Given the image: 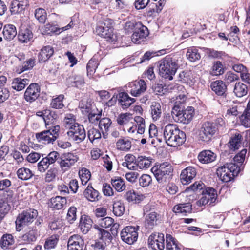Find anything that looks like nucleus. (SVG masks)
<instances>
[{"label":"nucleus","instance_id":"nucleus-22","mask_svg":"<svg viewBox=\"0 0 250 250\" xmlns=\"http://www.w3.org/2000/svg\"><path fill=\"white\" fill-rule=\"evenodd\" d=\"M118 101L122 108L126 109L135 102V99L129 97L128 94L125 92H121L119 93Z\"/></svg>","mask_w":250,"mask_h":250},{"label":"nucleus","instance_id":"nucleus-36","mask_svg":"<svg viewBox=\"0 0 250 250\" xmlns=\"http://www.w3.org/2000/svg\"><path fill=\"white\" fill-rule=\"evenodd\" d=\"M36 60L35 58H30L24 62L21 65H19L16 72L21 74L24 71L32 69L35 65Z\"/></svg>","mask_w":250,"mask_h":250},{"label":"nucleus","instance_id":"nucleus-27","mask_svg":"<svg viewBox=\"0 0 250 250\" xmlns=\"http://www.w3.org/2000/svg\"><path fill=\"white\" fill-rule=\"evenodd\" d=\"M18 38L21 43H27L32 39L33 33L28 28H21L19 32Z\"/></svg>","mask_w":250,"mask_h":250},{"label":"nucleus","instance_id":"nucleus-30","mask_svg":"<svg viewBox=\"0 0 250 250\" xmlns=\"http://www.w3.org/2000/svg\"><path fill=\"white\" fill-rule=\"evenodd\" d=\"M29 83V80L27 79L16 78L13 79L11 86L14 89L19 91L23 89Z\"/></svg>","mask_w":250,"mask_h":250},{"label":"nucleus","instance_id":"nucleus-11","mask_svg":"<svg viewBox=\"0 0 250 250\" xmlns=\"http://www.w3.org/2000/svg\"><path fill=\"white\" fill-rule=\"evenodd\" d=\"M67 135L70 141L79 144L84 140L86 132L84 127L80 124L76 125L67 132Z\"/></svg>","mask_w":250,"mask_h":250},{"label":"nucleus","instance_id":"nucleus-8","mask_svg":"<svg viewBox=\"0 0 250 250\" xmlns=\"http://www.w3.org/2000/svg\"><path fill=\"white\" fill-rule=\"evenodd\" d=\"M125 27L134 28L135 30L132 35L131 40L136 44L140 43L148 34L146 27L143 25L140 22L134 23L129 22L126 23Z\"/></svg>","mask_w":250,"mask_h":250},{"label":"nucleus","instance_id":"nucleus-26","mask_svg":"<svg viewBox=\"0 0 250 250\" xmlns=\"http://www.w3.org/2000/svg\"><path fill=\"white\" fill-rule=\"evenodd\" d=\"M2 33L5 40L11 41L15 38L17 33L14 25L8 24L4 26Z\"/></svg>","mask_w":250,"mask_h":250},{"label":"nucleus","instance_id":"nucleus-43","mask_svg":"<svg viewBox=\"0 0 250 250\" xmlns=\"http://www.w3.org/2000/svg\"><path fill=\"white\" fill-rule=\"evenodd\" d=\"M17 174L18 178L22 180H29L33 176L32 171L30 169L25 167L19 168L17 170Z\"/></svg>","mask_w":250,"mask_h":250},{"label":"nucleus","instance_id":"nucleus-48","mask_svg":"<svg viewBox=\"0 0 250 250\" xmlns=\"http://www.w3.org/2000/svg\"><path fill=\"white\" fill-rule=\"evenodd\" d=\"M234 92L236 96L242 97L247 93V86L241 83H237L235 84Z\"/></svg>","mask_w":250,"mask_h":250},{"label":"nucleus","instance_id":"nucleus-2","mask_svg":"<svg viewBox=\"0 0 250 250\" xmlns=\"http://www.w3.org/2000/svg\"><path fill=\"white\" fill-rule=\"evenodd\" d=\"M163 135L167 144L172 147L182 145L186 141L185 133L180 130L176 125L168 124L163 129Z\"/></svg>","mask_w":250,"mask_h":250},{"label":"nucleus","instance_id":"nucleus-44","mask_svg":"<svg viewBox=\"0 0 250 250\" xmlns=\"http://www.w3.org/2000/svg\"><path fill=\"white\" fill-rule=\"evenodd\" d=\"M134 158L135 157L132 155H127L125 157V162H123L122 165L130 170H137L138 166L136 161L133 162Z\"/></svg>","mask_w":250,"mask_h":250},{"label":"nucleus","instance_id":"nucleus-1","mask_svg":"<svg viewBox=\"0 0 250 250\" xmlns=\"http://www.w3.org/2000/svg\"><path fill=\"white\" fill-rule=\"evenodd\" d=\"M246 153V149H242L234 157V163H227L217 168V175L222 182L227 183L231 181L243 169V164Z\"/></svg>","mask_w":250,"mask_h":250},{"label":"nucleus","instance_id":"nucleus-53","mask_svg":"<svg viewBox=\"0 0 250 250\" xmlns=\"http://www.w3.org/2000/svg\"><path fill=\"white\" fill-rule=\"evenodd\" d=\"M132 118L129 113H121L117 117V122L120 125H124L128 123Z\"/></svg>","mask_w":250,"mask_h":250},{"label":"nucleus","instance_id":"nucleus-45","mask_svg":"<svg viewBox=\"0 0 250 250\" xmlns=\"http://www.w3.org/2000/svg\"><path fill=\"white\" fill-rule=\"evenodd\" d=\"M15 241L11 234H4L0 241V245L3 249H6L8 247L14 244Z\"/></svg>","mask_w":250,"mask_h":250},{"label":"nucleus","instance_id":"nucleus-23","mask_svg":"<svg viewBox=\"0 0 250 250\" xmlns=\"http://www.w3.org/2000/svg\"><path fill=\"white\" fill-rule=\"evenodd\" d=\"M199 160L203 163H209L213 162L216 155L210 150H206L201 152L198 155Z\"/></svg>","mask_w":250,"mask_h":250},{"label":"nucleus","instance_id":"nucleus-29","mask_svg":"<svg viewBox=\"0 0 250 250\" xmlns=\"http://www.w3.org/2000/svg\"><path fill=\"white\" fill-rule=\"evenodd\" d=\"M152 158L146 156H139L136 160L138 168L141 169L149 167L151 165Z\"/></svg>","mask_w":250,"mask_h":250},{"label":"nucleus","instance_id":"nucleus-62","mask_svg":"<svg viewBox=\"0 0 250 250\" xmlns=\"http://www.w3.org/2000/svg\"><path fill=\"white\" fill-rule=\"evenodd\" d=\"M111 20H109L107 24L105 22L104 23V25L105 26V30H104L103 33H104V34H105L106 36H102L103 38L109 39L110 40L114 39L113 29L111 27Z\"/></svg>","mask_w":250,"mask_h":250},{"label":"nucleus","instance_id":"nucleus-15","mask_svg":"<svg viewBox=\"0 0 250 250\" xmlns=\"http://www.w3.org/2000/svg\"><path fill=\"white\" fill-rule=\"evenodd\" d=\"M128 92L133 96L138 97L146 90L147 85L145 81L140 80L130 83L128 85Z\"/></svg>","mask_w":250,"mask_h":250},{"label":"nucleus","instance_id":"nucleus-6","mask_svg":"<svg viewBox=\"0 0 250 250\" xmlns=\"http://www.w3.org/2000/svg\"><path fill=\"white\" fill-rule=\"evenodd\" d=\"M38 213L37 210L29 208L23 211L17 216L15 221V229L20 232L24 227L30 225L37 217Z\"/></svg>","mask_w":250,"mask_h":250},{"label":"nucleus","instance_id":"nucleus-35","mask_svg":"<svg viewBox=\"0 0 250 250\" xmlns=\"http://www.w3.org/2000/svg\"><path fill=\"white\" fill-rule=\"evenodd\" d=\"M111 121L108 118H104L101 119L99 123V127L102 131L103 137L106 138L107 132L111 125Z\"/></svg>","mask_w":250,"mask_h":250},{"label":"nucleus","instance_id":"nucleus-7","mask_svg":"<svg viewBox=\"0 0 250 250\" xmlns=\"http://www.w3.org/2000/svg\"><path fill=\"white\" fill-rule=\"evenodd\" d=\"M46 130L36 133V138L39 142L43 144L53 143L59 137L60 125H51L46 127Z\"/></svg>","mask_w":250,"mask_h":250},{"label":"nucleus","instance_id":"nucleus-17","mask_svg":"<svg viewBox=\"0 0 250 250\" xmlns=\"http://www.w3.org/2000/svg\"><path fill=\"white\" fill-rule=\"evenodd\" d=\"M197 171L192 167H188L183 169L180 175L181 182L183 185H188L191 182L192 179L196 176Z\"/></svg>","mask_w":250,"mask_h":250},{"label":"nucleus","instance_id":"nucleus-28","mask_svg":"<svg viewBox=\"0 0 250 250\" xmlns=\"http://www.w3.org/2000/svg\"><path fill=\"white\" fill-rule=\"evenodd\" d=\"M242 136L239 133H236L232 136L228 143V147L230 149L235 151L241 146Z\"/></svg>","mask_w":250,"mask_h":250},{"label":"nucleus","instance_id":"nucleus-31","mask_svg":"<svg viewBox=\"0 0 250 250\" xmlns=\"http://www.w3.org/2000/svg\"><path fill=\"white\" fill-rule=\"evenodd\" d=\"M212 90L218 95H223L227 90L225 83L222 81H216L211 84Z\"/></svg>","mask_w":250,"mask_h":250},{"label":"nucleus","instance_id":"nucleus-54","mask_svg":"<svg viewBox=\"0 0 250 250\" xmlns=\"http://www.w3.org/2000/svg\"><path fill=\"white\" fill-rule=\"evenodd\" d=\"M79 175L83 185H85L91 178V173L85 168H82L79 172Z\"/></svg>","mask_w":250,"mask_h":250},{"label":"nucleus","instance_id":"nucleus-9","mask_svg":"<svg viewBox=\"0 0 250 250\" xmlns=\"http://www.w3.org/2000/svg\"><path fill=\"white\" fill-rule=\"evenodd\" d=\"M186 98L184 95H179L176 98L174 105L171 111V115L173 120L178 123H182L186 122V118H183V110L185 109L184 103Z\"/></svg>","mask_w":250,"mask_h":250},{"label":"nucleus","instance_id":"nucleus-3","mask_svg":"<svg viewBox=\"0 0 250 250\" xmlns=\"http://www.w3.org/2000/svg\"><path fill=\"white\" fill-rule=\"evenodd\" d=\"M205 187V186L202 182L197 181L186 189L187 191L192 190L194 192L202 190V197L197 202V204L199 206H204L208 204L210 205L214 203L217 199V193L214 189L211 188L204 189Z\"/></svg>","mask_w":250,"mask_h":250},{"label":"nucleus","instance_id":"nucleus-24","mask_svg":"<svg viewBox=\"0 0 250 250\" xmlns=\"http://www.w3.org/2000/svg\"><path fill=\"white\" fill-rule=\"evenodd\" d=\"M84 197L91 202L98 201L100 196L98 191L93 188L92 186L88 185L83 192Z\"/></svg>","mask_w":250,"mask_h":250},{"label":"nucleus","instance_id":"nucleus-57","mask_svg":"<svg viewBox=\"0 0 250 250\" xmlns=\"http://www.w3.org/2000/svg\"><path fill=\"white\" fill-rule=\"evenodd\" d=\"M134 121L136 123V127L138 128L137 133L143 134L145 129V120L140 116H136L134 118Z\"/></svg>","mask_w":250,"mask_h":250},{"label":"nucleus","instance_id":"nucleus-60","mask_svg":"<svg viewBox=\"0 0 250 250\" xmlns=\"http://www.w3.org/2000/svg\"><path fill=\"white\" fill-rule=\"evenodd\" d=\"M58 241V236L56 235H52L46 240L44 245V247L45 249L54 248L57 245Z\"/></svg>","mask_w":250,"mask_h":250},{"label":"nucleus","instance_id":"nucleus-18","mask_svg":"<svg viewBox=\"0 0 250 250\" xmlns=\"http://www.w3.org/2000/svg\"><path fill=\"white\" fill-rule=\"evenodd\" d=\"M84 241L79 235H73L70 237L67 243L68 250H83Z\"/></svg>","mask_w":250,"mask_h":250},{"label":"nucleus","instance_id":"nucleus-50","mask_svg":"<svg viewBox=\"0 0 250 250\" xmlns=\"http://www.w3.org/2000/svg\"><path fill=\"white\" fill-rule=\"evenodd\" d=\"M111 184L114 188L118 192L123 191L126 188L125 182L120 177L115 179H112Z\"/></svg>","mask_w":250,"mask_h":250},{"label":"nucleus","instance_id":"nucleus-39","mask_svg":"<svg viewBox=\"0 0 250 250\" xmlns=\"http://www.w3.org/2000/svg\"><path fill=\"white\" fill-rule=\"evenodd\" d=\"M79 124L76 123V119L75 116L72 114H66L63 119V125L65 127L69 130L71 128L76 125Z\"/></svg>","mask_w":250,"mask_h":250},{"label":"nucleus","instance_id":"nucleus-41","mask_svg":"<svg viewBox=\"0 0 250 250\" xmlns=\"http://www.w3.org/2000/svg\"><path fill=\"white\" fill-rule=\"evenodd\" d=\"M192 209V205L190 203H184L175 206L173 208V211L176 213H190Z\"/></svg>","mask_w":250,"mask_h":250},{"label":"nucleus","instance_id":"nucleus-25","mask_svg":"<svg viewBox=\"0 0 250 250\" xmlns=\"http://www.w3.org/2000/svg\"><path fill=\"white\" fill-rule=\"evenodd\" d=\"M58 118V115L55 112L50 110H44V117L43 120L45 122V127L55 125V123Z\"/></svg>","mask_w":250,"mask_h":250},{"label":"nucleus","instance_id":"nucleus-63","mask_svg":"<svg viewBox=\"0 0 250 250\" xmlns=\"http://www.w3.org/2000/svg\"><path fill=\"white\" fill-rule=\"evenodd\" d=\"M125 198L129 202L138 201L140 200V195L137 194L134 190H130L126 192Z\"/></svg>","mask_w":250,"mask_h":250},{"label":"nucleus","instance_id":"nucleus-19","mask_svg":"<svg viewBox=\"0 0 250 250\" xmlns=\"http://www.w3.org/2000/svg\"><path fill=\"white\" fill-rule=\"evenodd\" d=\"M67 204V200L65 197L57 196L52 197L50 200L49 206L55 209H62Z\"/></svg>","mask_w":250,"mask_h":250},{"label":"nucleus","instance_id":"nucleus-47","mask_svg":"<svg viewBox=\"0 0 250 250\" xmlns=\"http://www.w3.org/2000/svg\"><path fill=\"white\" fill-rule=\"evenodd\" d=\"M29 230L22 236V239L29 243L36 240L37 230L34 228H29Z\"/></svg>","mask_w":250,"mask_h":250},{"label":"nucleus","instance_id":"nucleus-34","mask_svg":"<svg viewBox=\"0 0 250 250\" xmlns=\"http://www.w3.org/2000/svg\"><path fill=\"white\" fill-rule=\"evenodd\" d=\"M92 220L88 216H82L80 220V227L82 232L87 233L91 228Z\"/></svg>","mask_w":250,"mask_h":250},{"label":"nucleus","instance_id":"nucleus-4","mask_svg":"<svg viewBox=\"0 0 250 250\" xmlns=\"http://www.w3.org/2000/svg\"><path fill=\"white\" fill-rule=\"evenodd\" d=\"M151 170L161 187L165 186L172 178L173 168L171 165L168 163H164L159 166H154Z\"/></svg>","mask_w":250,"mask_h":250},{"label":"nucleus","instance_id":"nucleus-20","mask_svg":"<svg viewBox=\"0 0 250 250\" xmlns=\"http://www.w3.org/2000/svg\"><path fill=\"white\" fill-rule=\"evenodd\" d=\"M67 83L72 86L80 88L84 85V80L82 75L72 74L67 79Z\"/></svg>","mask_w":250,"mask_h":250},{"label":"nucleus","instance_id":"nucleus-58","mask_svg":"<svg viewBox=\"0 0 250 250\" xmlns=\"http://www.w3.org/2000/svg\"><path fill=\"white\" fill-rule=\"evenodd\" d=\"M194 108L192 107H188L186 109H183V118H186V122H182L183 124H188L192 119L194 115Z\"/></svg>","mask_w":250,"mask_h":250},{"label":"nucleus","instance_id":"nucleus-33","mask_svg":"<svg viewBox=\"0 0 250 250\" xmlns=\"http://www.w3.org/2000/svg\"><path fill=\"white\" fill-rule=\"evenodd\" d=\"M7 78L4 76H0V103H3L9 96L8 90L4 87Z\"/></svg>","mask_w":250,"mask_h":250},{"label":"nucleus","instance_id":"nucleus-12","mask_svg":"<svg viewBox=\"0 0 250 250\" xmlns=\"http://www.w3.org/2000/svg\"><path fill=\"white\" fill-rule=\"evenodd\" d=\"M78 160L76 155L72 153H64L61 155L58 160V164L61 170L65 172L70 169Z\"/></svg>","mask_w":250,"mask_h":250},{"label":"nucleus","instance_id":"nucleus-5","mask_svg":"<svg viewBox=\"0 0 250 250\" xmlns=\"http://www.w3.org/2000/svg\"><path fill=\"white\" fill-rule=\"evenodd\" d=\"M178 62L177 59L170 56L165 57L159 64V74L165 79L172 80L178 68Z\"/></svg>","mask_w":250,"mask_h":250},{"label":"nucleus","instance_id":"nucleus-37","mask_svg":"<svg viewBox=\"0 0 250 250\" xmlns=\"http://www.w3.org/2000/svg\"><path fill=\"white\" fill-rule=\"evenodd\" d=\"M116 147L117 149L127 151L131 147V141L126 138H122L119 139L116 142Z\"/></svg>","mask_w":250,"mask_h":250},{"label":"nucleus","instance_id":"nucleus-52","mask_svg":"<svg viewBox=\"0 0 250 250\" xmlns=\"http://www.w3.org/2000/svg\"><path fill=\"white\" fill-rule=\"evenodd\" d=\"M64 99L63 95H60L57 97L53 98L50 103V106L55 109H62L64 106L63 100Z\"/></svg>","mask_w":250,"mask_h":250},{"label":"nucleus","instance_id":"nucleus-42","mask_svg":"<svg viewBox=\"0 0 250 250\" xmlns=\"http://www.w3.org/2000/svg\"><path fill=\"white\" fill-rule=\"evenodd\" d=\"M158 221L157 214L156 212L153 211L149 213L146 218V225L149 229H152L157 225Z\"/></svg>","mask_w":250,"mask_h":250},{"label":"nucleus","instance_id":"nucleus-61","mask_svg":"<svg viewBox=\"0 0 250 250\" xmlns=\"http://www.w3.org/2000/svg\"><path fill=\"white\" fill-rule=\"evenodd\" d=\"M98 231L99 238L105 241V244L106 243H109L111 241L112 237L108 231L103 229H99Z\"/></svg>","mask_w":250,"mask_h":250},{"label":"nucleus","instance_id":"nucleus-40","mask_svg":"<svg viewBox=\"0 0 250 250\" xmlns=\"http://www.w3.org/2000/svg\"><path fill=\"white\" fill-rule=\"evenodd\" d=\"M166 239V250H181L177 241L171 235L167 234Z\"/></svg>","mask_w":250,"mask_h":250},{"label":"nucleus","instance_id":"nucleus-32","mask_svg":"<svg viewBox=\"0 0 250 250\" xmlns=\"http://www.w3.org/2000/svg\"><path fill=\"white\" fill-rule=\"evenodd\" d=\"M151 114L153 121L159 120L162 113V106L158 102H153L151 106Z\"/></svg>","mask_w":250,"mask_h":250},{"label":"nucleus","instance_id":"nucleus-55","mask_svg":"<svg viewBox=\"0 0 250 250\" xmlns=\"http://www.w3.org/2000/svg\"><path fill=\"white\" fill-rule=\"evenodd\" d=\"M224 73V68L222 63L219 61L214 62L212 66V74L213 75L219 76Z\"/></svg>","mask_w":250,"mask_h":250},{"label":"nucleus","instance_id":"nucleus-46","mask_svg":"<svg viewBox=\"0 0 250 250\" xmlns=\"http://www.w3.org/2000/svg\"><path fill=\"white\" fill-rule=\"evenodd\" d=\"M125 211L124 203L121 201H117L113 205V212L116 216H122Z\"/></svg>","mask_w":250,"mask_h":250},{"label":"nucleus","instance_id":"nucleus-59","mask_svg":"<svg viewBox=\"0 0 250 250\" xmlns=\"http://www.w3.org/2000/svg\"><path fill=\"white\" fill-rule=\"evenodd\" d=\"M58 174V170L55 167H51L48 169L44 177L46 182H51L54 181Z\"/></svg>","mask_w":250,"mask_h":250},{"label":"nucleus","instance_id":"nucleus-14","mask_svg":"<svg viewBox=\"0 0 250 250\" xmlns=\"http://www.w3.org/2000/svg\"><path fill=\"white\" fill-rule=\"evenodd\" d=\"M149 248L153 250H164L165 248L164 234L155 232L151 234L148 239Z\"/></svg>","mask_w":250,"mask_h":250},{"label":"nucleus","instance_id":"nucleus-38","mask_svg":"<svg viewBox=\"0 0 250 250\" xmlns=\"http://www.w3.org/2000/svg\"><path fill=\"white\" fill-rule=\"evenodd\" d=\"M241 124L245 127H250V103H248L247 108L240 117Z\"/></svg>","mask_w":250,"mask_h":250},{"label":"nucleus","instance_id":"nucleus-21","mask_svg":"<svg viewBox=\"0 0 250 250\" xmlns=\"http://www.w3.org/2000/svg\"><path fill=\"white\" fill-rule=\"evenodd\" d=\"M53 48L50 46L43 47L38 54V61L43 62L47 61L53 54Z\"/></svg>","mask_w":250,"mask_h":250},{"label":"nucleus","instance_id":"nucleus-13","mask_svg":"<svg viewBox=\"0 0 250 250\" xmlns=\"http://www.w3.org/2000/svg\"><path fill=\"white\" fill-rule=\"evenodd\" d=\"M137 229L133 226H127L121 232L122 240L128 244L131 245L136 242L138 239Z\"/></svg>","mask_w":250,"mask_h":250},{"label":"nucleus","instance_id":"nucleus-49","mask_svg":"<svg viewBox=\"0 0 250 250\" xmlns=\"http://www.w3.org/2000/svg\"><path fill=\"white\" fill-rule=\"evenodd\" d=\"M186 55L188 59L192 62H195L201 58L200 54L198 50L194 48H188Z\"/></svg>","mask_w":250,"mask_h":250},{"label":"nucleus","instance_id":"nucleus-16","mask_svg":"<svg viewBox=\"0 0 250 250\" xmlns=\"http://www.w3.org/2000/svg\"><path fill=\"white\" fill-rule=\"evenodd\" d=\"M40 88L38 84L33 83L26 89L24 93V99L29 102L36 100L40 95Z\"/></svg>","mask_w":250,"mask_h":250},{"label":"nucleus","instance_id":"nucleus-51","mask_svg":"<svg viewBox=\"0 0 250 250\" xmlns=\"http://www.w3.org/2000/svg\"><path fill=\"white\" fill-rule=\"evenodd\" d=\"M11 207L9 204L3 199H0V220L8 212Z\"/></svg>","mask_w":250,"mask_h":250},{"label":"nucleus","instance_id":"nucleus-64","mask_svg":"<svg viewBox=\"0 0 250 250\" xmlns=\"http://www.w3.org/2000/svg\"><path fill=\"white\" fill-rule=\"evenodd\" d=\"M139 184L142 187H147L152 183L151 177L148 174H143L139 178Z\"/></svg>","mask_w":250,"mask_h":250},{"label":"nucleus","instance_id":"nucleus-10","mask_svg":"<svg viewBox=\"0 0 250 250\" xmlns=\"http://www.w3.org/2000/svg\"><path fill=\"white\" fill-rule=\"evenodd\" d=\"M216 131L217 127L213 123L205 122L200 128L198 134L199 138L203 141H209L215 134Z\"/></svg>","mask_w":250,"mask_h":250},{"label":"nucleus","instance_id":"nucleus-56","mask_svg":"<svg viewBox=\"0 0 250 250\" xmlns=\"http://www.w3.org/2000/svg\"><path fill=\"white\" fill-rule=\"evenodd\" d=\"M36 19L42 23L45 22L46 19V12L43 8H37L34 13Z\"/></svg>","mask_w":250,"mask_h":250}]
</instances>
